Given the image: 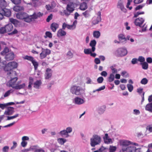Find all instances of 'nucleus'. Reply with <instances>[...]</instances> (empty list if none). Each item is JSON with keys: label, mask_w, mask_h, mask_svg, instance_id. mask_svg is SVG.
Listing matches in <instances>:
<instances>
[{"label": "nucleus", "mask_w": 152, "mask_h": 152, "mask_svg": "<svg viewBox=\"0 0 152 152\" xmlns=\"http://www.w3.org/2000/svg\"><path fill=\"white\" fill-rule=\"evenodd\" d=\"M119 143L122 147V151L123 152H132L136 148L134 145H138L136 143L125 140H120Z\"/></svg>", "instance_id": "f257e3e1"}, {"label": "nucleus", "mask_w": 152, "mask_h": 152, "mask_svg": "<svg viewBox=\"0 0 152 152\" xmlns=\"http://www.w3.org/2000/svg\"><path fill=\"white\" fill-rule=\"evenodd\" d=\"M10 80L7 82L6 85L7 86L11 87L15 89L20 90L23 89L26 86L24 83H20L21 81H18V77L10 79Z\"/></svg>", "instance_id": "f03ea898"}, {"label": "nucleus", "mask_w": 152, "mask_h": 152, "mask_svg": "<svg viewBox=\"0 0 152 152\" xmlns=\"http://www.w3.org/2000/svg\"><path fill=\"white\" fill-rule=\"evenodd\" d=\"M70 91L72 94L77 96L82 95L85 94V89L76 86H72L70 88Z\"/></svg>", "instance_id": "7ed1b4c3"}, {"label": "nucleus", "mask_w": 152, "mask_h": 152, "mask_svg": "<svg viewBox=\"0 0 152 152\" xmlns=\"http://www.w3.org/2000/svg\"><path fill=\"white\" fill-rule=\"evenodd\" d=\"M101 141V137L97 135H94L90 139V145L92 147H94L96 145H99Z\"/></svg>", "instance_id": "20e7f679"}, {"label": "nucleus", "mask_w": 152, "mask_h": 152, "mask_svg": "<svg viewBox=\"0 0 152 152\" xmlns=\"http://www.w3.org/2000/svg\"><path fill=\"white\" fill-rule=\"evenodd\" d=\"M16 15L18 19H24L25 21L27 22H29L31 21V17L28 15L26 13H17Z\"/></svg>", "instance_id": "39448f33"}, {"label": "nucleus", "mask_w": 152, "mask_h": 152, "mask_svg": "<svg viewBox=\"0 0 152 152\" xmlns=\"http://www.w3.org/2000/svg\"><path fill=\"white\" fill-rule=\"evenodd\" d=\"M101 13L99 11L92 18L91 23L92 26H94L99 23L101 20Z\"/></svg>", "instance_id": "423d86ee"}, {"label": "nucleus", "mask_w": 152, "mask_h": 152, "mask_svg": "<svg viewBox=\"0 0 152 152\" xmlns=\"http://www.w3.org/2000/svg\"><path fill=\"white\" fill-rule=\"evenodd\" d=\"M72 102L75 104L81 105L85 103L86 100L85 98L83 97L76 96L73 99Z\"/></svg>", "instance_id": "0eeeda50"}, {"label": "nucleus", "mask_w": 152, "mask_h": 152, "mask_svg": "<svg viewBox=\"0 0 152 152\" xmlns=\"http://www.w3.org/2000/svg\"><path fill=\"white\" fill-rule=\"evenodd\" d=\"M18 64L16 62H10L5 66L4 69L5 71H10L16 68Z\"/></svg>", "instance_id": "6e6552de"}, {"label": "nucleus", "mask_w": 152, "mask_h": 152, "mask_svg": "<svg viewBox=\"0 0 152 152\" xmlns=\"http://www.w3.org/2000/svg\"><path fill=\"white\" fill-rule=\"evenodd\" d=\"M23 58L31 61L34 66L35 69H37L38 65V63L33 57L31 56H26L23 57Z\"/></svg>", "instance_id": "1a4fd4ad"}, {"label": "nucleus", "mask_w": 152, "mask_h": 152, "mask_svg": "<svg viewBox=\"0 0 152 152\" xmlns=\"http://www.w3.org/2000/svg\"><path fill=\"white\" fill-rule=\"evenodd\" d=\"M50 50L48 49H45L42 48V52L40 54V58L42 59L45 58L46 56L50 53Z\"/></svg>", "instance_id": "9d476101"}, {"label": "nucleus", "mask_w": 152, "mask_h": 152, "mask_svg": "<svg viewBox=\"0 0 152 152\" xmlns=\"http://www.w3.org/2000/svg\"><path fill=\"white\" fill-rule=\"evenodd\" d=\"M53 73L52 70L50 68H47L45 71L44 75L45 78L46 80L50 79L52 76Z\"/></svg>", "instance_id": "9b49d317"}, {"label": "nucleus", "mask_w": 152, "mask_h": 152, "mask_svg": "<svg viewBox=\"0 0 152 152\" xmlns=\"http://www.w3.org/2000/svg\"><path fill=\"white\" fill-rule=\"evenodd\" d=\"M103 139L104 143L107 144H112L114 141V139L110 138L107 133L105 134Z\"/></svg>", "instance_id": "f8f14e48"}, {"label": "nucleus", "mask_w": 152, "mask_h": 152, "mask_svg": "<svg viewBox=\"0 0 152 152\" xmlns=\"http://www.w3.org/2000/svg\"><path fill=\"white\" fill-rule=\"evenodd\" d=\"M0 12L2 13L3 15L10 17L11 15L10 10L6 8H0Z\"/></svg>", "instance_id": "ddd939ff"}, {"label": "nucleus", "mask_w": 152, "mask_h": 152, "mask_svg": "<svg viewBox=\"0 0 152 152\" xmlns=\"http://www.w3.org/2000/svg\"><path fill=\"white\" fill-rule=\"evenodd\" d=\"M127 52L126 49L123 48H119L116 51L118 55L121 56H125L127 54Z\"/></svg>", "instance_id": "4468645a"}, {"label": "nucleus", "mask_w": 152, "mask_h": 152, "mask_svg": "<svg viewBox=\"0 0 152 152\" xmlns=\"http://www.w3.org/2000/svg\"><path fill=\"white\" fill-rule=\"evenodd\" d=\"M145 19L142 18H139L136 19L134 21V23L136 26H140L143 23Z\"/></svg>", "instance_id": "2eb2a0df"}, {"label": "nucleus", "mask_w": 152, "mask_h": 152, "mask_svg": "<svg viewBox=\"0 0 152 152\" xmlns=\"http://www.w3.org/2000/svg\"><path fill=\"white\" fill-rule=\"evenodd\" d=\"M105 109L106 106L105 105H102L98 107L96 111L99 115H101L104 113Z\"/></svg>", "instance_id": "dca6fc26"}, {"label": "nucleus", "mask_w": 152, "mask_h": 152, "mask_svg": "<svg viewBox=\"0 0 152 152\" xmlns=\"http://www.w3.org/2000/svg\"><path fill=\"white\" fill-rule=\"evenodd\" d=\"M123 2V0H119L118 4L117 7L120 8L122 11L124 12H126V10L124 7Z\"/></svg>", "instance_id": "f3484780"}, {"label": "nucleus", "mask_w": 152, "mask_h": 152, "mask_svg": "<svg viewBox=\"0 0 152 152\" xmlns=\"http://www.w3.org/2000/svg\"><path fill=\"white\" fill-rule=\"evenodd\" d=\"M43 15V14L40 12L34 13L32 15H30V16L31 17V21L34 19H37L39 17L42 16Z\"/></svg>", "instance_id": "a211bd4d"}, {"label": "nucleus", "mask_w": 152, "mask_h": 152, "mask_svg": "<svg viewBox=\"0 0 152 152\" xmlns=\"http://www.w3.org/2000/svg\"><path fill=\"white\" fill-rule=\"evenodd\" d=\"M7 73L8 77L10 79L14 78L15 77H17L16 73L15 72L12 70L9 71Z\"/></svg>", "instance_id": "6ab92c4d"}, {"label": "nucleus", "mask_w": 152, "mask_h": 152, "mask_svg": "<svg viewBox=\"0 0 152 152\" xmlns=\"http://www.w3.org/2000/svg\"><path fill=\"white\" fill-rule=\"evenodd\" d=\"M118 38L120 42L124 43L126 42V37H125V36L123 34H120L118 35Z\"/></svg>", "instance_id": "aec40b11"}, {"label": "nucleus", "mask_w": 152, "mask_h": 152, "mask_svg": "<svg viewBox=\"0 0 152 152\" xmlns=\"http://www.w3.org/2000/svg\"><path fill=\"white\" fill-rule=\"evenodd\" d=\"M14 57V54L13 52H9L6 56L5 58L8 61L13 60Z\"/></svg>", "instance_id": "412c9836"}, {"label": "nucleus", "mask_w": 152, "mask_h": 152, "mask_svg": "<svg viewBox=\"0 0 152 152\" xmlns=\"http://www.w3.org/2000/svg\"><path fill=\"white\" fill-rule=\"evenodd\" d=\"M96 42L95 40H91L90 43L89 45L91 47L92 49V51L93 52H94L95 50V46L96 45Z\"/></svg>", "instance_id": "4be33fe9"}, {"label": "nucleus", "mask_w": 152, "mask_h": 152, "mask_svg": "<svg viewBox=\"0 0 152 152\" xmlns=\"http://www.w3.org/2000/svg\"><path fill=\"white\" fill-rule=\"evenodd\" d=\"M14 112L13 108L10 107L7 110L5 111L4 112V114L7 115H11L13 114Z\"/></svg>", "instance_id": "5701e85b"}, {"label": "nucleus", "mask_w": 152, "mask_h": 152, "mask_svg": "<svg viewBox=\"0 0 152 152\" xmlns=\"http://www.w3.org/2000/svg\"><path fill=\"white\" fill-rule=\"evenodd\" d=\"M74 4L72 2H70L69 3L67 7V10L68 11L72 12L74 10Z\"/></svg>", "instance_id": "b1692460"}, {"label": "nucleus", "mask_w": 152, "mask_h": 152, "mask_svg": "<svg viewBox=\"0 0 152 152\" xmlns=\"http://www.w3.org/2000/svg\"><path fill=\"white\" fill-rule=\"evenodd\" d=\"M5 27L7 32L11 31L13 28V26L11 23H9L6 25L5 26Z\"/></svg>", "instance_id": "393cba45"}, {"label": "nucleus", "mask_w": 152, "mask_h": 152, "mask_svg": "<svg viewBox=\"0 0 152 152\" xmlns=\"http://www.w3.org/2000/svg\"><path fill=\"white\" fill-rule=\"evenodd\" d=\"M77 23V21L76 20H74L71 25H69L68 29L70 30H74L76 27V26Z\"/></svg>", "instance_id": "a878e982"}, {"label": "nucleus", "mask_w": 152, "mask_h": 152, "mask_svg": "<svg viewBox=\"0 0 152 152\" xmlns=\"http://www.w3.org/2000/svg\"><path fill=\"white\" fill-rule=\"evenodd\" d=\"M66 32L62 29H59L57 31V36L58 37L65 36Z\"/></svg>", "instance_id": "bb28decb"}, {"label": "nucleus", "mask_w": 152, "mask_h": 152, "mask_svg": "<svg viewBox=\"0 0 152 152\" xmlns=\"http://www.w3.org/2000/svg\"><path fill=\"white\" fill-rule=\"evenodd\" d=\"M55 6V4L54 2H53L50 4L46 5V8L47 10L51 11Z\"/></svg>", "instance_id": "cd10ccee"}, {"label": "nucleus", "mask_w": 152, "mask_h": 152, "mask_svg": "<svg viewBox=\"0 0 152 152\" xmlns=\"http://www.w3.org/2000/svg\"><path fill=\"white\" fill-rule=\"evenodd\" d=\"M59 25L56 23H52L50 26V28L52 31L55 32L56 29L58 28Z\"/></svg>", "instance_id": "c85d7f7f"}, {"label": "nucleus", "mask_w": 152, "mask_h": 152, "mask_svg": "<svg viewBox=\"0 0 152 152\" xmlns=\"http://www.w3.org/2000/svg\"><path fill=\"white\" fill-rule=\"evenodd\" d=\"M146 130L145 134L148 136L149 133L152 132V125L147 126L146 127Z\"/></svg>", "instance_id": "c756f323"}, {"label": "nucleus", "mask_w": 152, "mask_h": 152, "mask_svg": "<svg viewBox=\"0 0 152 152\" xmlns=\"http://www.w3.org/2000/svg\"><path fill=\"white\" fill-rule=\"evenodd\" d=\"M15 91L14 89H11L6 92L4 94V97H7L9 96L11 94H12Z\"/></svg>", "instance_id": "7c9ffc66"}, {"label": "nucleus", "mask_w": 152, "mask_h": 152, "mask_svg": "<svg viewBox=\"0 0 152 152\" xmlns=\"http://www.w3.org/2000/svg\"><path fill=\"white\" fill-rule=\"evenodd\" d=\"M13 10L15 11L18 12L24 10V8L23 7L19 6H16L14 7Z\"/></svg>", "instance_id": "2f4dec72"}, {"label": "nucleus", "mask_w": 152, "mask_h": 152, "mask_svg": "<svg viewBox=\"0 0 152 152\" xmlns=\"http://www.w3.org/2000/svg\"><path fill=\"white\" fill-rule=\"evenodd\" d=\"M59 134L62 136H64L66 138H67L70 136L69 134H68L65 130H63L60 132Z\"/></svg>", "instance_id": "473e14b6"}, {"label": "nucleus", "mask_w": 152, "mask_h": 152, "mask_svg": "<svg viewBox=\"0 0 152 152\" xmlns=\"http://www.w3.org/2000/svg\"><path fill=\"white\" fill-rule=\"evenodd\" d=\"M80 9L81 10H84L88 8L87 5L86 3L83 2L81 4L80 6Z\"/></svg>", "instance_id": "72a5a7b5"}, {"label": "nucleus", "mask_w": 152, "mask_h": 152, "mask_svg": "<svg viewBox=\"0 0 152 152\" xmlns=\"http://www.w3.org/2000/svg\"><path fill=\"white\" fill-rule=\"evenodd\" d=\"M145 109L146 110L152 112V102L147 104L145 107Z\"/></svg>", "instance_id": "f704fd0d"}, {"label": "nucleus", "mask_w": 152, "mask_h": 152, "mask_svg": "<svg viewBox=\"0 0 152 152\" xmlns=\"http://www.w3.org/2000/svg\"><path fill=\"white\" fill-rule=\"evenodd\" d=\"M40 80H37L34 83V87L36 88H38L41 84Z\"/></svg>", "instance_id": "c9c22d12"}, {"label": "nucleus", "mask_w": 152, "mask_h": 152, "mask_svg": "<svg viewBox=\"0 0 152 152\" xmlns=\"http://www.w3.org/2000/svg\"><path fill=\"white\" fill-rule=\"evenodd\" d=\"M93 35L94 37L98 38L100 36V33L99 31H95L93 32Z\"/></svg>", "instance_id": "e433bc0d"}, {"label": "nucleus", "mask_w": 152, "mask_h": 152, "mask_svg": "<svg viewBox=\"0 0 152 152\" xmlns=\"http://www.w3.org/2000/svg\"><path fill=\"white\" fill-rule=\"evenodd\" d=\"M58 142L61 145H63L66 141V139L63 138H59L58 139Z\"/></svg>", "instance_id": "4c0bfd02"}, {"label": "nucleus", "mask_w": 152, "mask_h": 152, "mask_svg": "<svg viewBox=\"0 0 152 152\" xmlns=\"http://www.w3.org/2000/svg\"><path fill=\"white\" fill-rule=\"evenodd\" d=\"M82 15L86 18H89L91 16L90 13L88 10H86L83 12Z\"/></svg>", "instance_id": "58836bf2"}, {"label": "nucleus", "mask_w": 152, "mask_h": 152, "mask_svg": "<svg viewBox=\"0 0 152 152\" xmlns=\"http://www.w3.org/2000/svg\"><path fill=\"white\" fill-rule=\"evenodd\" d=\"M91 52H93L92 49L85 48L84 50V53L86 55L90 54Z\"/></svg>", "instance_id": "ea45409f"}, {"label": "nucleus", "mask_w": 152, "mask_h": 152, "mask_svg": "<svg viewBox=\"0 0 152 152\" xmlns=\"http://www.w3.org/2000/svg\"><path fill=\"white\" fill-rule=\"evenodd\" d=\"M9 52V50L7 48H5L4 50L1 52V54L2 55H6Z\"/></svg>", "instance_id": "a19ab883"}, {"label": "nucleus", "mask_w": 152, "mask_h": 152, "mask_svg": "<svg viewBox=\"0 0 152 152\" xmlns=\"http://www.w3.org/2000/svg\"><path fill=\"white\" fill-rule=\"evenodd\" d=\"M66 56L68 58H71L73 57V54L71 51L69 50L66 53Z\"/></svg>", "instance_id": "79ce46f5"}, {"label": "nucleus", "mask_w": 152, "mask_h": 152, "mask_svg": "<svg viewBox=\"0 0 152 152\" xmlns=\"http://www.w3.org/2000/svg\"><path fill=\"white\" fill-rule=\"evenodd\" d=\"M7 5V4L4 0H0V7H5Z\"/></svg>", "instance_id": "37998d69"}, {"label": "nucleus", "mask_w": 152, "mask_h": 152, "mask_svg": "<svg viewBox=\"0 0 152 152\" xmlns=\"http://www.w3.org/2000/svg\"><path fill=\"white\" fill-rule=\"evenodd\" d=\"M117 148L115 146H110L109 148V152H114L115 151Z\"/></svg>", "instance_id": "c03bdc74"}, {"label": "nucleus", "mask_w": 152, "mask_h": 152, "mask_svg": "<svg viewBox=\"0 0 152 152\" xmlns=\"http://www.w3.org/2000/svg\"><path fill=\"white\" fill-rule=\"evenodd\" d=\"M141 64L142 65V68L144 69H147L148 67V63L144 62L142 63H141Z\"/></svg>", "instance_id": "a18cd8bd"}, {"label": "nucleus", "mask_w": 152, "mask_h": 152, "mask_svg": "<svg viewBox=\"0 0 152 152\" xmlns=\"http://www.w3.org/2000/svg\"><path fill=\"white\" fill-rule=\"evenodd\" d=\"M86 83L87 84H93L94 83L92 81L91 79L89 77H87L86 78Z\"/></svg>", "instance_id": "49530a36"}, {"label": "nucleus", "mask_w": 152, "mask_h": 152, "mask_svg": "<svg viewBox=\"0 0 152 152\" xmlns=\"http://www.w3.org/2000/svg\"><path fill=\"white\" fill-rule=\"evenodd\" d=\"M114 75L113 73L110 74L108 77L109 81V82H112L114 80Z\"/></svg>", "instance_id": "de8ad7c7"}, {"label": "nucleus", "mask_w": 152, "mask_h": 152, "mask_svg": "<svg viewBox=\"0 0 152 152\" xmlns=\"http://www.w3.org/2000/svg\"><path fill=\"white\" fill-rule=\"evenodd\" d=\"M10 22L13 23L15 25H17L19 23L18 20L13 18H10Z\"/></svg>", "instance_id": "09e8293b"}, {"label": "nucleus", "mask_w": 152, "mask_h": 152, "mask_svg": "<svg viewBox=\"0 0 152 152\" xmlns=\"http://www.w3.org/2000/svg\"><path fill=\"white\" fill-rule=\"evenodd\" d=\"M127 86L129 92H131L133 91V85L130 84H128L127 85Z\"/></svg>", "instance_id": "8fccbe9b"}, {"label": "nucleus", "mask_w": 152, "mask_h": 152, "mask_svg": "<svg viewBox=\"0 0 152 152\" xmlns=\"http://www.w3.org/2000/svg\"><path fill=\"white\" fill-rule=\"evenodd\" d=\"M19 114H17L15 115H14L11 116H8L7 118V120H9L11 119H13L14 118H17L19 116Z\"/></svg>", "instance_id": "3c124183"}, {"label": "nucleus", "mask_w": 152, "mask_h": 152, "mask_svg": "<svg viewBox=\"0 0 152 152\" xmlns=\"http://www.w3.org/2000/svg\"><path fill=\"white\" fill-rule=\"evenodd\" d=\"M68 134L71 133L72 131V127L69 126L66 128L65 129Z\"/></svg>", "instance_id": "603ef678"}, {"label": "nucleus", "mask_w": 152, "mask_h": 152, "mask_svg": "<svg viewBox=\"0 0 152 152\" xmlns=\"http://www.w3.org/2000/svg\"><path fill=\"white\" fill-rule=\"evenodd\" d=\"M121 75L124 77H129V75L128 73L125 71H123L121 73Z\"/></svg>", "instance_id": "864d4df0"}, {"label": "nucleus", "mask_w": 152, "mask_h": 152, "mask_svg": "<svg viewBox=\"0 0 152 152\" xmlns=\"http://www.w3.org/2000/svg\"><path fill=\"white\" fill-rule=\"evenodd\" d=\"M128 2L126 6V7L129 10H131L132 8V6L129 7L131 3L132 2V0H127Z\"/></svg>", "instance_id": "5fc2aeb1"}, {"label": "nucleus", "mask_w": 152, "mask_h": 152, "mask_svg": "<svg viewBox=\"0 0 152 152\" xmlns=\"http://www.w3.org/2000/svg\"><path fill=\"white\" fill-rule=\"evenodd\" d=\"M132 113L135 115H139L140 113V111L137 109H134L133 110Z\"/></svg>", "instance_id": "6e6d98bb"}, {"label": "nucleus", "mask_w": 152, "mask_h": 152, "mask_svg": "<svg viewBox=\"0 0 152 152\" xmlns=\"http://www.w3.org/2000/svg\"><path fill=\"white\" fill-rule=\"evenodd\" d=\"M144 13V12H137L134 14V18H136L139 15L143 14Z\"/></svg>", "instance_id": "4d7b16f0"}, {"label": "nucleus", "mask_w": 152, "mask_h": 152, "mask_svg": "<svg viewBox=\"0 0 152 152\" xmlns=\"http://www.w3.org/2000/svg\"><path fill=\"white\" fill-rule=\"evenodd\" d=\"M6 32H7L5 26L2 27L0 28V34H3Z\"/></svg>", "instance_id": "13d9d810"}, {"label": "nucleus", "mask_w": 152, "mask_h": 152, "mask_svg": "<svg viewBox=\"0 0 152 152\" xmlns=\"http://www.w3.org/2000/svg\"><path fill=\"white\" fill-rule=\"evenodd\" d=\"M148 82V80L146 78H144L142 79L141 81V83L143 85L146 84Z\"/></svg>", "instance_id": "bf43d9fd"}, {"label": "nucleus", "mask_w": 152, "mask_h": 152, "mask_svg": "<svg viewBox=\"0 0 152 152\" xmlns=\"http://www.w3.org/2000/svg\"><path fill=\"white\" fill-rule=\"evenodd\" d=\"M103 78L102 77H100L97 79V81L99 83H101L103 82Z\"/></svg>", "instance_id": "052dcab7"}, {"label": "nucleus", "mask_w": 152, "mask_h": 152, "mask_svg": "<svg viewBox=\"0 0 152 152\" xmlns=\"http://www.w3.org/2000/svg\"><path fill=\"white\" fill-rule=\"evenodd\" d=\"M39 1V0H32V3L34 6H37L38 5Z\"/></svg>", "instance_id": "680f3d73"}, {"label": "nucleus", "mask_w": 152, "mask_h": 152, "mask_svg": "<svg viewBox=\"0 0 152 152\" xmlns=\"http://www.w3.org/2000/svg\"><path fill=\"white\" fill-rule=\"evenodd\" d=\"M138 61L141 62H144L145 60V58L142 56H139L138 59Z\"/></svg>", "instance_id": "e2e57ef3"}, {"label": "nucleus", "mask_w": 152, "mask_h": 152, "mask_svg": "<svg viewBox=\"0 0 152 152\" xmlns=\"http://www.w3.org/2000/svg\"><path fill=\"white\" fill-rule=\"evenodd\" d=\"M110 68L112 71L113 73H117V69L115 68L114 66H110Z\"/></svg>", "instance_id": "0e129e2a"}, {"label": "nucleus", "mask_w": 152, "mask_h": 152, "mask_svg": "<svg viewBox=\"0 0 152 152\" xmlns=\"http://www.w3.org/2000/svg\"><path fill=\"white\" fill-rule=\"evenodd\" d=\"M29 148L30 151L33 150L34 151V152H35V151L37 149H38L37 148V146H31Z\"/></svg>", "instance_id": "69168bd1"}, {"label": "nucleus", "mask_w": 152, "mask_h": 152, "mask_svg": "<svg viewBox=\"0 0 152 152\" xmlns=\"http://www.w3.org/2000/svg\"><path fill=\"white\" fill-rule=\"evenodd\" d=\"M130 40L131 42H133L134 41V39L131 37L130 36L128 35L126 37V40Z\"/></svg>", "instance_id": "338daca9"}, {"label": "nucleus", "mask_w": 152, "mask_h": 152, "mask_svg": "<svg viewBox=\"0 0 152 152\" xmlns=\"http://www.w3.org/2000/svg\"><path fill=\"white\" fill-rule=\"evenodd\" d=\"M9 149V147L8 146H5L3 148L2 151L3 152H8Z\"/></svg>", "instance_id": "774afa93"}]
</instances>
